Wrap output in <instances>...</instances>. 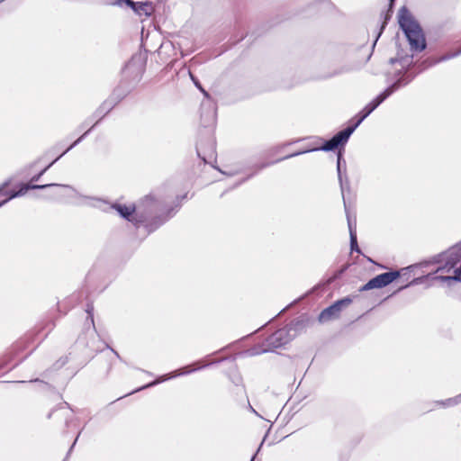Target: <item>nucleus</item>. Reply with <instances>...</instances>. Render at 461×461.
<instances>
[{
	"mask_svg": "<svg viewBox=\"0 0 461 461\" xmlns=\"http://www.w3.org/2000/svg\"><path fill=\"white\" fill-rule=\"evenodd\" d=\"M169 217L170 216L168 215L164 218H159L158 221H150L146 225V227L148 228L149 231L151 232L155 230L158 226L163 224L166 221H167Z\"/></svg>",
	"mask_w": 461,
	"mask_h": 461,
	"instance_id": "a211bd4d",
	"label": "nucleus"
},
{
	"mask_svg": "<svg viewBox=\"0 0 461 461\" xmlns=\"http://www.w3.org/2000/svg\"><path fill=\"white\" fill-rule=\"evenodd\" d=\"M382 34V32H379V33L377 34V37H380Z\"/></svg>",
	"mask_w": 461,
	"mask_h": 461,
	"instance_id": "2f4dec72",
	"label": "nucleus"
},
{
	"mask_svg": "<svg viewBox=\"0 0 461 461\" xmlns=\"http://www.w3.org/2000/svg\"><path fill=\"white\" fill-rule=\"evenodd\" d=\"M57 184H47V185H33V184H23L18 191L14 192V195H10L7 199L0 203V207L5 204L9 200L24 195L28 190L31 189H45L50 186H56Z\"/></svg>",
	"mask_w": 461,
	"mask_h": 461,
	"instance_id": "1a4fd4ad",
	"label": "nucleus"
},
{
	"mask_svg": "<svg viewBox=\"0 0 461 461\" xmlns=\"http://www.w3.org/2000/svg\"><path fill=\"white\" fill-rule=\"evenodd\" d=\"M204 107H205V104H202V109L203 110V109H204Z\"/></svg>",
	"mask_w": 461,
	"mask_h": 461,
	"instance_id": "f704fd0d",
	"label": "nucleus"
},
{
	"mask_svg": "<svg viewBox=\"0 0 461 461\" xmlns=\"http://www.w3.org/2000/svg\"><path fill=\"white\" fill-rule=\"evenodd\" d=\"M88 133V131L85 132L80 138H78L70 147H68L67 149V150H65V152L63 154H61L59 158H57L53 162H51L50 165H48L44 169H42L39 174L33 176L31 179V183H33V182H37L39 181V179L41 178V176L60 158L62 157L66 152H68V150H70L73 147H75L76 145H77L82 140L83 138Z\"/></svg>",
	"mask_w": 461,
	"mask_h": 461,
	"instance_id": "9b49d317",
	"label": "nucleus"
},
{
	"mask_svg": "<svg viewBox=\"0 0 461 461\" xmlns=\"http://www.w3.org/2000/svg\"><path fill=\"white\" fill-rule=\"evenodd\" d=\"M285 334V330H279L276 331L270 338L269 341L272 344H275L276 342H278L275 345V347H278L282 345L284 342L282 341L283 336Z\"/></svg>",
	"mask_w": 461,
	"mask_h": 461,
	"instance_id": "f3484780",
	"label": "nucleus"
},
{
	"mask_svg": "<svg viewBox=\"0 0 461 461\" xmlns=\"http://www.w3.org/2000/svg\"><path fill=\"white\" fill-rule=\"evenodd\" d=\"M281 160H283V159L281 158V159H278V160H276V161H272V163H271V164H275V162H278V161H281Z\"/></svg>",
	"mask_w": 461,
	"mask_h": 461,
	"instance_id": "bb28decb",
	"label": "nucleus"
},
{
	"mask_svg": "<svg viewBox=\"0 0 461 461\" xmlns=\"http://www.w3.org/2000/svg\"><path fill=\"white\" fill-rule=\"evenodd\" d=\"M191 78H192V80L194 82L195 86H197V87H198V88H199V89L203 93V95H204L205 96H208L207 92H205V91L201 87V86L199 85V83H198L197 81H195V80H194V77H193L192 75H191Z\"/></svg>",
	"mask_w": 461,
	"mask_h": 461,
	"instance_id": "5701e85b",
	"label": "nucleus"
},
{
	"mask_svg": "<svg viewBox=\"0 0 461 461\" xmlns=\"http://www.w3.org/2000/svg\"><path fill=\"white\" fill-rule=\"evenodd\" d=\"M348 69L346 68H340L338 70H335L334 72H332L330 77H332V76H337V75H339V74H342L344 72H347Z\"/></svg>",
	"mask_w": 461,
	"mask_h": 461,
	"instance_id": "4be33fe9",
	"label": "nucleus"
},
{
	"mask_svg": "<svg viewBox=\"0 0 461 461\" xmlns=\"http://www.w3.org/2000/svg\"><path fill=\"white\" fill-rule=\"evenodd\" d=\"M461 54V49L456 51L448 52L442 57H440L438 60V62L446 61L451 59H454Z\"/></svg>",
	"mask_w": 461,
	"mask_h": 461,
	"instance_id": "aec40b11",
	"label": "nucleus"
},
{
	"mask_svg": "<svg viewBox=\"0 0 461 461\" xmlns=\"http://www.w3.org/2000/svg\"><path fill=\"white\" fill-rule=\"evenodd\" d=\"M122 73L125 77L137 79L142 73V64L140 58H132L124 67Z\"/></svg>",
	"mask_w": 461,
	"mask_h": 461,
	"instance_id": "6e6552de",
	"label": "nucleus"
},
{
	"mask_svg": "<svg viewBox=\"0 0 461 461\" xmlns=\"http://www.w3.org/2000/svg\"><path fill=\"white\" fill-rule=\"evenodd\" d=\"M399 24L408 41L411 49L416 51H421L426 48V41L420 25L413 20L409 10L402 6L398 14Z\"/></svg>",
	"mask_w": 461,
	"mask_h": 461,
	"instance_id": "7ed1b4c3",
	"label": "nucleus"
},
{
	"mask_svg": "<svg viewBox=\"0 0 461 461\" xmlns=\"http://www.w3.org/2000/svg\"><path fill=\"white\" fill-rule=\"evenodd\" d=\"M106 103H104L103 106H102V109L104 108L106 106Z\"/></svg>",
	"mask_w": 461,
	"mask_h": 461,
	"instance_id": "c85d7f7f",
	"label": "nucleus"
},
{
	"mask_svg": "<svg viewBox=\"0 0 461 461\" xmlns=\"http://www.w3.org/2000/svg\"><path fill=\"white\" fill-rule=\"evenodd\" d=\"M353 132L354 128H350V126L347 127L346 129L335 134L330 140L325 141L320 149L324 151H330L337 149L340 145H344Z\"/></svg>",
	"mask_w": 461,
	"mask_h": 461,
	"instance_id": "0eeeda50",
	"label": "nucleus"
},
{
	"mask_svg": "<svg viewBox=\"0 0 461 461\" xmlns=\"http://www.w3.org/2000/svg\"><path fill=\"white\" fill-rule=\"evenodd\" d=\"M114 4L118 5H122V4H125L126 5L130 6L135 13H140L139 9H137L139 2H133L132 0H116Z\"/></svg>",
	"mask_w": 461,
	"mask_h": 461,
	"instance_id": "6ab92c4d",
	"label": "nucleus"
},
{
	"mask_svg": "<svg viewBox=\"0 0 461 461\" xmlns=\"http://www.w3.org/2000/svg\"><path fill=\"white\" fill-rule=\"evenodd\" d=\"M460 259L461 243L436 256L435 262L438 267L435 273L441 275L436 276L433 279L442 282L461 281V265H458Z\"/></svg>",
	"mask_w": 461,
	"mask_h": 461,
	"instance_id": "f03ea898",
	"label": "nucleus"
},
{
	"mask_svg": "<svg viewBox=\"0 0 461 461\" xmlns=\"http://www.w3.org/2000/svg\"><path fill=\"white\" fill-rule=\"evenodd\" d=\"M203 112L202 113V120L203 121V123L205 126H212L215 123L216 120V109L215 107L209 104H208V113L206 114V117H203Z\"/></svg>",
	"mask_w": 461,
	"mask_h": 461,
	"instance_id": "f8f14e48",
	"label": "nucleus"
},
{
	"mask_svg": "<svg viewBox=\"0 0 461 461\" xmlns=\"http://www.w3.org/2000/svg\"><path fill=\"white\" fill-rule=\"evenodd\" d=\"M76 439H77V438ZM76 441H77V440H75V441L73 442V445H72L71 448L74 447V445H76Z\"/></svg>",
	"mask_w": 461,
	"mask_h": 461,
	"instance_id": "c756f323",
	"label": "nucleus"
},
{
	"mask_svg": "<svg viewBox=\"0 0 461 461\" xmlns=\"http://www.w3.org/2000/svg\"><path fill=\"white\" fill-rule=\"evenodd\" d=\"M412 80V77H402L394 82L392 86L387 87L383 93L377 97L367 104L362 111L357 115V121L354 124L350 125V128H354V131L359 126V124L374 111L375 110L387 97H389L396 89L401 86L408 85Z\"/></svg>",
	"mask_w": 461,
	"mask_h": 461,
	"instance_id": "20e7f679",
	"label": "nucleus"
},
{
	"mask_svg": "<svg viewBox=\"0 0 461 461\" xmlns=\"http://www.w3.org/2000/svg\"><path fill=\"white\" fill-rule=\"evenodd\" d=\"M185 375V372H178V371H176L172 374H169V375H162L160 376L159 378H158L157 380L146 384V385H143L142 387L139 388L137 391H140V390H142V389H145V388H149V387H151V386H154V385H157L159 383H162L164 381H167L170 378H173V377H176V376H178V375Z\"/></svg>",
	"mask_w": 461,
	"mask_h": 461,
	"instance_id": "ddd939ff",
	"label": "nucleus"
},
{
	"mask_svg": "<svg viewBox=\"0 0 461 461\" xmlns=\"http://www.w3.org/2000/svg\"><path fill=\"white\" fill-rule=\"evenodd\" d=\"M304 152H305V151H298V152H295V153H293V154L287 155V156H285V158H283L282 159L290 158H293V157L298 156V155H300V154H303V153H304Z\"/></svg>",
	"mask_w": 461,
	"mask_h": 461,
	"instance_id": "b1692460",
	"label": "nucleus"
},
{
	"mask_svg": "<svg viewBox=\"0 0 461 461\" xmlns=\"http://www.w3.org/2000/svg\"><path fill=\"white\" fill-rule=\"evenodd\" d=\"M460 402H461V393L459 395L455 396V397L448 398V399H447L445 401L437 402L436 403L438 405H440V406L446 408V407H452V406L457 405Z\"/></svg>",
	"mask_w": 461,
	"mask_h": 461,
	"instance_id": "4468645a",
	"label": "nucleus"
},
{
	"mask_svg": "<svg viewBox=\"0 0 461 461\" xmlns=\"http://www.w3.org/2000/svg\"><path fill=\"white\" fill-rule=\"evenodd\" d=\"M391 2V5L394 2V0H389Z\"/></svg>",
	"mask_w": 461,
	"mask_h": 461,
	"instance_id": "e433bc0d",
	"label": "nucleus"
},
{
	"mask_svg": "<svg viewBox=\"0 0 461 461\" xmlns=\"http://www.w3.org/2000/svg\"><path fill=\"white\" fill-rule=\"evenodd\" d=\"M8 183H5L2 186H0V192L5 187L7 186Z\"/></svg>",
	"mask_w": 461,
	"mask_h": 461,
	"instance_id": "a878e982",
	"label": "nucleus"
},
{
	"mask_svg": "<svg viewBox=\"0 0 461 461\" xmlns=\"http://www.w3.org/2000/svg\"><path fill=\"white\" fill-rule=\"evenodd\" d=\"M251 410H252L253 412H255L258 415L256 410H254L253 408H251Z\"/></svg>",
	"mask_w": 461,
	"mask_h": 461,
	"instance_id": "7c9ffc66",
	"label": "nucleus"
},
{
	"mask_svg": "<svg viewBox=\"0 0 461 461\" xmlns=\"http://www.w3.org/2000/svg\"><path fill=\"white\" fill-rule=\"evenodd\" d=\"M417 283V279L413 280L411 284Z\"/></svg>",
	"mask_w": 461,
	"mask_h": 461,
	"instance_id": "c9c22d12",
	"label": "nucleus"
},
{
	"mask_svg": "<svg viewBox=\"0 0 461 461\" xmlns=\"http://www.w3.org/2000/svg\"><path fill=\"white\" fill-rule=\"evenodd\" d=\"M352 303L350 297H345L343 299L336 301L330 306L325 308L319 315V321L325 322L332 319H336L339 316L341 310L344 307L348 306Z\"/></svg>",
	"mask_w": 461,
	"mask_h": 461,
	"instance_id": "423d86ee",
	"label": "nucleus"
},
{
	"mask_svg": "<svg viewBox=\"0 0 461 461\" xmlns=\"http://www.w3.org/2000/svg\"><path fill=\"white\" fill-rule=\"evenodd\" d=\"M344 206H345V210H346V213H347L348 226V230H349V235H350V249L352 251L359 252V248H358L357 240L356 224L353 223L345 203H344Z\"/></svg>",
	"mask_w": 461,
	"mask_h": 461,
	"instance_id": "9d476101",
	"label": "nucleus"
},
{
	"mask_svg": "<svg viewBox=\"0 0 461 461\" xmlns=\"http://www.w3.org/2000/svg\"><path fill=\"white\" fill-rule=\"evenodd\" d=\"M400 276L399 271H391L380 274L374 278L370 279L365 285H363L359 291H368L375 288H383Z\"/></svg>",
	"mask_w": 461,
	"mask_h": 461,
	"instance_id": "39448f33",
	"label": "nucleus"
},
{
	"mask_svg": "<svg viewBox=\"0 0 461 461\" xmlns=\"http://www.w3.org/2000/svg\"><path fill=\"white\" fill-rule=\"evenodd\" d=\"M92 204L102 209L103 211H108V209L115 210L122 218L128 220L129 221H136V223L147 221L151 213L158 209V203L152 196H147L142 201L141 205L139 206L135 216H132L133 212L136 211L134 204H109L99 199L94 200Z\"/></svg>",
	"mask_w": 461,
	"mask_h": 461,
	"instance_id": "f257e3e1",
	"label": "nucleus"
},
{
	"mask_svg": "<svg viewBox=\"0 0 461 461\" xmlns=\"http://www.w3.org/2000/svg\"><path fill=\"white\" fill-rule=\"evenodd\" d=\"M342 162L344 165L346 164L345 160L342 158L341 151H339L338 158H337V171H338L339 181L340 183L341 191L343 192L344 185H343L342 171H341Z\"/></svg>",
	"mask_w": 461,
	"mask_h": 461,
	"instance_id": "2eb2a0df",
	"label": "nucleus"
},
{
	"mask_svg": "<svg viewBox=\"0 0 461 461\" xmlns=\"http://www.w3.org/2000/svg\"><path fill=\"white\" fill-rule=\"evenodd\" d=\"M269 165H270V163L262 164V165L258 167V170H259V169H262V168H264V167H267V166H269Z\"/></svg>",
	"mask_w": 461,
	"mask_h": 461,
	"instance_id": "393cba45",
	"label": "nucleus"
},
{
	"mask_svg": "<svg viewBox=\"0 0 461 461\" xmlns=\"http://www.w3.org/2000/svg\"><path fill=\"white\" fill-rule=\"evenodd\" d=\"M382 34V32H379V33L377 34V37H380Z\"/></svg>",
	"mask_w": 461,
	"mask_h": 461,
	"instance_id": "473e14b6",
	"label": "nucleus"
},
{
	"mask_svg": "<svg viewBox=\"0 0 461 461\" xmlns=\"http://www.w3.org/2000/svg\"><path fill=\"white\" fill-rule=\"evenodd\" d=\"M255 456L252 457L251 461H254Z\"/></svg>",
	"mask_w": 461,
	"mask_h": 461,
	"instance_id": "4c0bfd02",
	"label": "nucleus"
},
{
	"mask_svg": "<svg viewBox=\"0 0 461 461\" xmlns=\"http://www.w3.org/2000/svg\"><path fill=\"white\" fill-rule=\"evenodd\" d=\"M203 367H205V365H203ZM201 368H202V366L190 369V366H185V368H183L182 370H180L179 372H185V374H189V373H192V372L201 369Z\"/></svg>",
	"mask_w": 461,
	"mask_h": 461,
	"instance_id": "412c9836",
	"label": "nucleus"
},
{
	"mask_svg": "<svg viewBox=\"0 0 461 461\" xmlns=\"http://www.w3.org/2000/svg\"><path fill=\"white\" fill-rule=\"evenodd\" d=\"M137 9L140 11V13H137L138 14H144L145 16H149L153 11L152 5L149 3L139 2Z\"/></svg>",
	"mask_w": 461,
	"mask_h": 461,
	"instance_id": "dca6fc26",
	"label": "nucleus"
},
{
	"mask_svg": "<svg viewBox=\"0 0 461 461\" xmlns=\"http://www.w3.org/2000/svg\"><path fill=\"white\" fill-rule=\"evenodd\" d=\"M407 286H408V285H404V286H402V287H399V290H402V288L407 287Z\"/></svg>",
	"mask_w": 461,
	"mask_h": 461,
	"instance_id": "cd10ccee",
	"label": "nucleus"
},
{
	"mask_svg": "<svg viewBox=\"0 0 461 461\" xmlns=\"http://www.w3.org/2000/svg\"><path fill=\"white\" fill-rule=\"evenodd\" d=\"M382 34V32H379V33L377 34V37H380Z\"/></svg>",
	"mask_w": 461,
	"mask_h": 461,
	"instance_id": "72a5a7b5",
	"label": "nucleus"
}]
</instances>
